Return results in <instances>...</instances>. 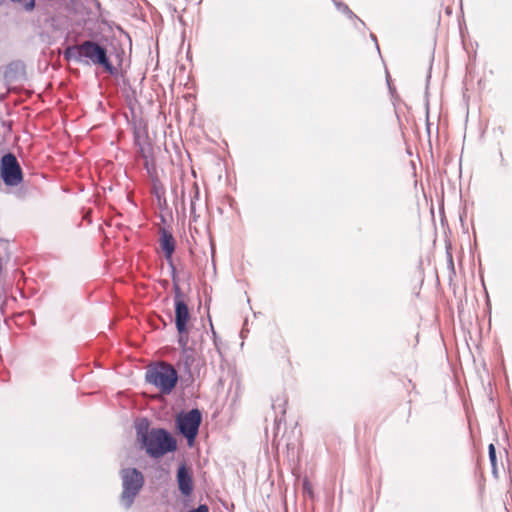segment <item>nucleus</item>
Wrapping results in <instances>:
<instances>
[{
    "instance_id": "2",
    "label": "nucleus",
    "mask_w": 512,
    "mask_h": 512,
    "mask_svg": "<svg viewBox=\"0 0 512 512\" xmlns=\"http://www.w3.org/2000/svg\"><path fill=\"white\" fill-rule=\"evenodd\" d=\"M64 57L67 60H74L84 65H101L111 73L114 69L107 57L106 49L90 40L67 47L64 51Z\"/></svg>"
},
{
    "instance_id": "8",
    "label": "nucleus",
    "mask_w": 512,
    "mask_h": 512,
    "mask_svg": "<svg viewBox=\"0 0 512 512\" xmlns=\"http://www.w3.org/2000/svg\"><path fill=\"white\" fill-rule=\"evenodd\" d=\"M177 482L181 493L184 496H190L193 490V479L189 470L184 464H182L178 469Z\"/></svg>"
},
{
    "instance_id": "16",
    "label": "nucleus",
    "mask_w": 512,
    "mask_h": 512,
    "mask_svg": "<svg viewBox=\"0 0 512 512\" xmlns=\"http://www.w3.org/2000/svg\"><path fill=\"white\" fill-rule=\"evenodd\" d=\"M179 344L181 345V347L183 349L186 348L187 346V343H188V339L186 336H184V334H179V340H178Z\"/></svg>"
},
{
    "instance_id": "5",
    "label": "nucleus",
    "mask_w": 512,
    "mask_h": 512,
    "mask_svg": "<svg viewBox=\"0 0 512 512\" xmlns=\"http://www.w3.org/2000/svg\"><path fill=\"white\" fill-rule=\"evenodd\" d=\"M202 415L198 409L178 414L176 423L180 434H182L191 446L197 436Z\"/></svg>"
},
{
    "instance_id": "18",
    "label": "nucleus",
    "mask_w": 512,
    "mask_h": 512,
    "mask_svg": "<svg viewBox=\"0 0 512 512\" xmlns=\"http://www.w3.org/2000/svg\"><path fill=\"white\" fill-rule=\"evenodd\" d=\"M181 199H182V201H184V199H185V191H184V189H182V191H181Z\"/></svg>"
},
{
    "instance_id": "3",
    "label": "nucleus",
    "mask_w": 512,
    "mask_h": 512,
    "mask_svg": "<svg viewBox=\"0 0 512 512\" xmlns=\"http://www.w3.org/2000/svg\"><path fill=\"white\" fill-rule=\"evenodd\" d=\"M146 381L157 387L162 393H170L177 382V372L173 366L160 363L149 369Z\"/></svg>"
},
{
    "instance_id": "10",
    "label": "nucleus",
    "mask_w": 512,
    "mask_h": 512,
    "mask_svg": "<svg viewBox=\"0 0 512 512\" xmlns=\"http://www.w3.org/2000/svg\"><path fill=\"white\" fill-rule=\"evenodd\" d=\"M153 194L157 198L158 204L160 206H162L163 204L164 205L166 204L165 189L163 188L162 185L154 183V185H153Z\"/></svg>"
},
{
    "instance_id": "14",
    "label": "nucleus",
    "mask_w": 512,
    "mask_h": 512,
    "mask_svg": "<svg viewBox=\"0 0 512 512\" xmlns=\"http://www.w3.org/2000/svg\"><path fill=\"white\" fill-rule=\"evenodd\" d=\"M335 5L339 11L347 14L349 17H356L347 5L338 2H335Z\"/></svg>"
},
{
    "instance_id": "7",
    "label": "nucleus",
    "mask_w": 512,
    "mask_h": 512,
    "mask_svg": "<svg viewBox=\"0 0 512 512\" xmlns=\"http://www.w3.org/2000/svg\"><path fill=\"white\" fill-rule=\"evenodd\" d=\"M174 292L176 328L179 334H185L187 331V322L189 319L188 306L182 298V293L178 285L174 286Z\"/></svg>"
},
{
    "instance_id": "11",
    "label": "nucleus",
    "mask_w": 512,
    "mask_h": 512,
    "mask_svg": "<svg viewBox=\"0 0 512 512\" xmlns=\"http://www.w3.org/2000/svg\"><path fill=\"white\" fill-rule=\"evenodd\" d=\"M140 152L142 156L145 158L146 164H148L149 160L152 158L151 145L148 143L140 145Z\"/></svg>"
},
{
    "instance_id": "6",
    "label": "nucleus",
    "mask_w": 512,
    "mask_h": 512,
    "mask_svg": "<svg viewBox=\"0 0 512 512\" xmlns=\"http://www.w3.org/2000/svg\"><path fill=\"white\" fill-rule=\"evenodd\" d=\"M0 177L8 187L18 186L23 181L22 169L14 154L7 153L2 156L0 163Z\"/></svg>"
},
{
    "instance_id": "13",
    "label": "nucleus",
    "mask_w": 512,
    "mask_h": 512,
    "mask_svg": "<svg viewBox=\"0 0 512 512\" xmlns=\"http://www.w3.org/2000/svg\"><path fill=\"white\" fill-rule=\"evenodd\" d=\"M489 459L492 465L493 473L496 474V451L494 444H490L489 448Z\"/></svg>"
},
{
    "instance_id": "4",
    "label": "nucleus",
    "mask_w": 512,
    "mask_h": 512,
    "mask_svg": "<svg viewBox=\"0 0 512 512\" xmlns=\"http://www.w3.org/2000/svg\"><path fill=\"white\" fill-rule=\"evenodd\" d=\"M122 494L121 500L126 508H129L134 502L135 497L140 492L144 484V478L136 468H126L121 471Z\"/></svg>"
},
{
    "instance_id": "15",
    "label": "nucleus",
    "mask_w": 512,
    "mask_h": 512,
    "mask_svg": "<svg viewBox=\"0 0 512 512\" xmlns=\"http://www.w3.org/2000/svg\"><path fill=\"white\" fill-rule=\"evenodd\" d=\"M34 6H35V0H28V1H25L23 7L26 11H31L34 9Z\"/></svg>"
},
{
    "instance_id": "19",
    "label": "nucleus",
    "mask_w": 512,
    "mask_h": 512,
    "mask_svg": "<svg viewBox=\"0 0 512 512\" xmlns=\"http://www.w3.org/2000/svg\"><path fill=\"white\" fill-rule=\"evenodd\" d=\"M12 2L20 3L22 0H11Z\"/></svg>"
},
{
    "instance_id": "17",
    "label": "nucleus",
    "mask_w": 512,
    "mask_h": 512,
    "mask_svg": "<svg viewBox=\"0 0 512 512\" xmlns=\"http://www.w3.org/2000/svg\"><path fill=\"white\" fill-rule=\"evenodd\" d=\"M303 488H304L305 491H307V493H309L310 495L312 494V492H311V485H310V482L307 479H305L303 481Z\"/></svg>"
},
{
    "instance_id": "1",
    "label": "nucleus",
    "mask_w": 512,
    "mask_h": 512,
    "mask_svg": "<svg viewBox=\"0 0 512 512\" xmlns=\"http://www.w3.org/2000/svg\"><path fill=\"white\" fill-rule=\"evenodd\" d=\"M150 423L147 418L138 419L135 429L138 440L151 457L158 458L176 449V441L163 428L149 429Z\"/></svg>"
},
{
    "instance_id": "12",
    "label": "nucleus",
    "mask_w": 512,
    "mask_h": 512,
    "mask_svg": "<svg viewBox=\"0 0 512 512\" xmlns=\"http://www.w3.org/2000/svg\"><path fill=\"white\" fill-rule=\"evenodd\" d=\"M192 191L194 192L193 198H191L190 209L191 213H195V201L199 199V189L196 182L192 184Z\"/></svg>"
},
{
    "instance_id": "9",
    "label": "nucleus",
    "mask_w": 512,
    "mask_h": 512,
    "mask_svg": "<svg viewBox=\"0 0 512 512\" xmlns=\"http://www.w3.org/2000/svg\"><path fill=\"white\" fill-rule=\"evenodd\" d=\"M160 245L165 253L166 259L170 260L175 249L173 236L169 232L163 231L160 238Z\"/></svg>"
}]
</instances>
